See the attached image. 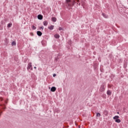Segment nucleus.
<instances>
[{"instance_id": "9", "label": "nucleus", "mask_w": 128, "mask_h": 128, "mask_svg": "<svg viewBox=\"0 0 128 128\" xmlns=\"http://www.w3.org/2000/svg\"><path fill=\"white\" fill-rule=\"evenodd\" d=\"M107 94H108L109 96H110L112 94V92L110 90H108L107 91Z\"/></svg>"}, {"instance_id": "17", "label": "nucleus", "mask_w": 128, "mask_h": 128, "mask_svg": "<svg viewBox=\"0 0 128 128\" xmlns=\"http://www.w3.org/2000/svg\"><path fill=\"white\" fill-rule=\"evenodd\" d=\"M32 68V65L31 64L29 65V68Z\"/></svg>"}, {"instance_id": "22", "label": "nucleus", "mask_w": 128, "mask_h": 128, "mask_svg": "<svg viewBox=\"0 0 128 128\" xmlns=\"http://www.w3.org/2000/svg\"><path fill=\"white\" fill-rule=\"evenodd\" d=\"M34 68H36V67H34Z\"/></svg>"}, {"instance_id": "16", "label": "nucleus", "mask_w": 128, "mask_h": 128, "mask_svg": "<svg viewBox=\"0 0 128 128\" xmlns=\"http://www.w3.org/2000/svg\"><path fill=\"white\" fill-rule=\"evenodd\" d=\"M62 30V28H59V30Z\"/></svg>"}, {"instance_id": "21", "label": "nucleus", "mask_w": 128, "mask_h": 128, "mask_svg": "<svg viewBox=\"0 0 128 128\" xmlns=\"http://www.w3.org/2000/svg\"><path fill=\"white\" fill-rule=\"evenodd\" d=\"M104 90V88H103Z\"/></svg>"}, {"instance_id": "2", "label": "nucleus", "mask_w": 128, "mask_h": 128, "mask_svg": "<svg viewBox=\"0 0 128 128\" xmlns=\"http://www.w3.org/2000/svg\"><path fill=\"white\" fill-rule=\"evenodd\" d=\"M51 92H54L55 90H56V87L54 86H53L51 88V90H50Z\"/></svg>"}, {"instance_id": "7", "label": "nucleus", "mask_w": 128, "mask_h": 128, "mask_svg": "<svg viewBox=\"0 0 128 128\" xmlns=\"http://www.w3.org/2000/svg\"><path fill=\"white\" fill-rule=\"evenodd\" d=\"M54 38H60V35L58 34H56L54 36Z\"/></svg>"}, {"instance_id": "8", "label": "nucleus", "mask_w": 128, "mask_h": 128, "mask_svg": "<svg viewBox=\"0 0 128 128\" xmlns=\"http://www.w3.org/2000/svg\"><path fill=\"white\" fill-rule=\"evenodd\" d=\"M52 22H56V17L52 18Z\"/></svg>"}, {"instance_id": "20", "label": "nucleus", "mask_w": 128, "mask_h": 128, "mask_svg": "<svg viewBox=\"0 0 128 128\" xmlns=\"http://www.w3.org/2000/svg\"><path fill=\"white\" fill-rule=\"evenodd\" d=\"M53 76H56V74H54L53 75Z\"/></svg>"}, {"instance_id": "10", "label": "nucleus", "mask_w": 128, "mask_h": 128, "mask_svg": "<svg viewBox=\"0 0 128 128\" xmlns=\"http://www.w3.org/2000/svg\"><path fill=\"white\" fill-rule=\"evenodd\" d=\"M116 122H118V124H120V120L117 119L116 120H115Z\"/></svg>"}, {"instance_id": "19", "label": "nucleus", "mask_w": 128, "mask_h": 128, "mask_svg": "<svg viewBox=\"0 0 128 128\" xmlns=\"http://www.w3.org/2000/svg\"><path fill=\"white\" fill-rule=\"evenodd\" d=\"M40 28H42V30H44V26L40 27Z\"/></svg>"}, {"instance_id": "5", "label": "nucleus", "mask_w": 128, "mask_h": 128, "mask_svg": "<svg viewBox=\"0 0 128 128\" xmlns=\"http://www.w3.org/2000/svg\"><path fill=\"white\" fill-rule=\"evenodd\" d=\"M114 120H118L120 118V116H116L113 118Z\"/></svg>"}, {"instance_id": "4", "label": "nucleus", "mask_w": 128, "mask_h": 128, "mask_svg": "<svg viewBox=\"0 0 128 128\" xmlns=\"http://www.w3.org/2000/svg\"><path fill=\"white\" fill-rule=\"evenodd\" d=\"M38 20H42V16L39 14L38 16Z\"/></svg>"}, {"instance_id": "12", "label": "nucleus", "mask_w": 128, "mask_h": 128, "mask_svg": "<svg viewBox=\"0 0 128 128\" xmlns=\"http://www.w3.org/2000/svg\"><path fill=\"white\" fill-rule=\"evenodd\" d=\"M12 26V24H8V28H10V26Z\"/></svg>"}, {"instance_id": "3", "label": "nucleus", "mask_w": 128, "mask_h": 128, "mask_svg": "<svg viewBox=\"0 0 128 128\" xmlns=\"http://www.w3.org/2000/svg\"><path fill=\"white\" fill-rule=\"evenodd\" d=\"M54 26H50L48 27V28L50 30H54Z\"/></svg>"}, {"instance_id": "18", "label": "nucleus", "mask_w": 128, "mask_h": 128, "mask_svg": "<svg viewBox=\"0 0 128 128\" xmlns=\"http://www.w3.org/2000/svg\"><path fill=\"white\" fill-rule=\"evenodd\" d=\"M0 100H4V99L2 98H0Z\"/></svg>"}, {"instance_id": "13", "label": "nucleus", "mask_w": 128, "mask_h": 128, "mask_svg": "<svg viewBox=\"0 0 128 128\" xmlns=\"http://www.w3.org/2000/svg\"><path fill=\"white\" fill-rule=\"evenodd\" d=\"M36 27L34 26H32V30H36Z\"/></svg>"}, {"instance_id": "15", "label": "nucleus", "mask_w": 128, "mask_h": 128, "mask_svg": "<svg viewBox=\"0 0 128 128\" xmlns=\"http://www.w3.org/2000/svg\"><path fill=\"white\" fill-rule=\"evenodd\" d=\"M66 2H70V0H66Z\"/></svg>"}, {"instance_id": "1", "label": "nucleus", "mask_w": 128, "mask_h": 128, "mask_svg": "<svg viewBox=\"0 0 128 128\" xmlns=\"http://www.w3.org/2000/svg\"><path fill=\"white\" fill-rule=\"evenodd\" d=\"M37 34L39 36H41L42 34V33L41 32H40V31H38L37 32Z\"/></svg>"}, {"instance_id": "14", "label": "nucleus", "mask_w": 128, "mask_h": 128, "mask_svg": "<svg viewBox=\"0 0 128 128\" xmlns=\"http://www.w3.org/2000/svg\"><path fill=\"white\" fill-rule=\"evenodd\" d=\"M96 116H100V114L97 113Z\"/></svg>"}, {"instance_id": "6", "label": "nucleus", "mask_w": 128, "mask_h": 128, "mask_svg": "<svg viewBox=\"0 0 128 128\" xmlns=\"http://www.w3.org/2000/svg\"><path fill=\"white\" fill-rule=\"evenodd\" d=\"M48 21H44L43 22V24H44V26H48Z\"/></svg>"}, {"instance_id": "11", "label": "nucleus", "mask_w": 128, "mask_h": 128, "mask_svg": "<svg viewBox=\"0 0 128 128\" xmlns=\"http://www.w3.org/2000/svg\"><path fill=\"white\" fill-rule=\"evenodd\" d=\"M12 46H16V41H14L12 42Z\"/></svg>"}]
</instances>
